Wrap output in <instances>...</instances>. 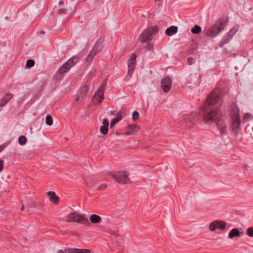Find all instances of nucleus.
<instances>
[{"instance_id":"nucleus-48","label":"nucleus","mask_w":253,"mask_h":253,"mask_svg":"<svg viewBox=\"0 0 253 253\" xmlns=\"http://www.w3.org/2000/svg\"><path fill=\"white\" fill-rule=\"evenodd\" d=\"M3 169V166H0V171H1Z\"/></svg>"},{"instance_id":"nucleus-49","label":"nucleus","mask_w":253,"mask_h":253,"mask_svg":"<svg viewBox=\"0 0 253 253\" xmlns=\"http://www.w3.org/2000/svg\"><path fill=\"white\" fill-rule=\"evenodd\" d=\"M24 205L22 204V206L21 210H22V211H23V210H24Z\"/></svg>"},{"instance_id":"nucleus-22","label":"nucleus","mask_w":253,"mask_h":253,"mask_svg":"<svg viewBox=\"0 0 253 253\" xmlns=\"http://www.w3.org/2000/svg\"><path fill=\"white\" fill-rule=\"evenodd\" d=\"M218 129L220 131L221 135H224L226 134L227 129H226V125L225 123L222 122L220 124H219L218 126Z\"/></svg>"},{"instance_id":"nucleus-50","label":"nucleus","mask_w":253,"mask_h":253,"mask_svg":"<svg viewBox=\"0 0 253 253\" xmlns=\"http://www.w3.org/2000/svg\"><path fill=\"white\" fill-rule=\"evenodd\" d=\"M41 33L42 34H43V33H44V32H43V31H41Z\"/></svg>"},{"instance_id":"nucleus-18","label":"nucleus","mask_w":253,"mask_h":253,"mask_svg":"<svg viewBox=\"0 0 253 253\" xmlns=\"http://www.w3.org/2000/svg\"><path fill=\"white\" fill-rule=\"evenodd\" d=\"M89 221L93 224L99 223L101 221V217L98 215L92 214L89 217Z\"/></svg>"},{"instance_id":"nucleus-43","label":"nucleus","mask_w":253,"mask_h":253,"mask_svg":"<svg viewBox=\"0 0 253 253\" xmlns=\"http://www.w3.org/2000/svg\"><path fill=\"white\" fill-rule=\"evenodd\" d=\"M5 147V145H4V144L0 145V152L4 149Z\"/></svg>"},{"instance_id":"nucleus-9","label":"nucleus","mask_w":253,"mask_h":253,"mask_svg":"<svg viewBox=\"0 0 253 253\" xmlns=\"http://www.w3.org/2000/svg\"><path fill=\"white\" fill-rule=\"evenodd\" d=\"M232 131L235 134L237 135L238 133L241 130V120L240 118L236 119H232Z\"/></svg>"},{"instance_id":"nucleus-46","label":"nucleus","mask_w":253,"mask_h":253,"mask_svg":"<svg viewBox=\"0 0 253 253\" xmlns=\"http://www.w3.org/2000/svg\"><path fill=\"white\" fill-rule=\"evenodd\" d=\"M190 116H189V115H187V116H186V118H185V120H187V119H188V120H189V119H190Z\"/></svg>"},{"instance_id":"nucleus-39","label":"nucleus","mask_w":253,"mask_h":253,"mask_svg":"<svg viewBox=\"0 0 253 253\" xmlns=\"http://www.w3.org/2000/svg\"><path fill=\"white\" fill-rule=\"evenodd\" d=\"M153 48V45L152 43H149L146 47L147 50H151Z\"/></svg>"},{"instance_id":"nucleus-19","label":"nucleus","mask_w":253,"mask_h":253,"mask_svg":"<svg viewBox=\"0 0 253 253\" xmlns=\"http://www.w3.org/2000/svg\"><path fill=\"white\" fill-rule=\"evenodd\" d=\"M241 233L237 228L232 229L229 233L228 237L230 239H233L234 237H240Z\"/></svg>"},{"instance_id":"nucleus-17","label":"nucleus","mask_w":253,"mask_h":253,"mask_svg":"<svg viewBox=\"0 0 253 253\" xmlns=\"http://www.w3.org/2000/svg\"><path fill=\"white\" fill-rule=\"evenodd\" d=\"M48 196L49 197V200L54 204H57L59 201V198L56 196L54 192H48L47 193Z\"/></svg>"},{"instance_id":"nucleus-10","label":"nucleus","mask_w":253,"mask_h":253,"mask_svg":"<svg viewBox=\"0 0 253 253\" xmlns=\"http://www.w3.org/2000/svg\"><path fill=\"white\" fill-rule=\"evenodd\" d=\"M93 98L97 100L99 103L102 102L104 99V90L103 86H100L98 88L97 91L93 96Z\"/></svg>"},{"instance_id":"nucleus-36","label":"nucleus","mask_w":253,"mask_h":253,"mask_svg":"<svg viewBox=\"0 0 253 253\" xmlns=\"http://www.w3.org/2000/svg\"><path fill=\"white\" fill-rule=\"evenodd\" d=\"M110 233L112 235L115 236V237L117 239L120 237V236L116 233L114 231L111 230Z\"/></svg>"},{"instance_id":"nucleus-12","label":"nucleus","mask_w":253,"mask_h":253,"mask_svg":"<svg viewBox=\"0 0 253 253\" xmlns=\"http://www.w3.org/2000/svg\"><path fill=\"white\" fill-rule=\"evenodd\" d=\"M231 117L232 119H236L240 118L238 109L237 106L235 104H232L231 106Z\"/></svg>"},{"instance_id":"nucleus-41","label":"nucleus","mask_w":253,"mask_h":253,"mask_svg":"<svg viewBox=\"0 0 253 253\" xmlns=\"http://www.w3.org/2000/svg\"><path fill=\"white\" fill-rule=\"evenodd\" d=\"M34 65V64H26L25 69H29L32 68V67H33Z\"/></svg>"},{"instance_id":"nucleus-47","label":"nucleus","mask_w":253,"mask_h":253,"mask_svg":"<svg viewBox=\"0 0 253 253\" xmlns=\"http://www.w3.org/2000/svg\"><path fill=\"white\" fill-rule=\"evenodd\" d=\"M63 3V1L62 0H61L59 2V4H62Z\"/></svg>"},{"instance_id":"nucleus-33","label":"nucleus","mask_w":253,"mask_h":253,"mask_svg":"<svg viewBox=\"0 0 253 253\" xmlns=\"http://www.w3.org/2000/svg\"><path fill=\"white\" fill-rule=\"evenodd\" d=\"M247 233L250 237H253V227H249L247 230Z\"/></svg>"},{"instance_id":"nucleus-31","label":"nucleus","mask_w":253,"mask_h":253,"mask_svg":"<svg viewBox=\"0 0 253 253\" xmlns=\"http://www.w3.org/2000/svg\"><path fill=\"white\" fill-rule=\"evenodd\" d=\"M136 58V55L135 54H133L129 58L128 60V63H134L135 62Z\"/></svg>"},{"instance_id":"nucleus-7","label":"nucleus","mask_w":253,"mask_h":253,"mask_svg":"<svg viewBox=\"0 0 253 253\" xmlns=\"http://www.w3.org/2000/svg\"><path fill=\"white\" fill-rule=\"evenodd\" d=\"M102 48V46L100 44L96 43L94 45L93 48L88 55L87 57L86 58V62H91L93 58V57L98 52H99Z\"/></svg>"},{"instance_id":"nucleus-15","label":"nucleus","mask_w":253,"mask_h":253,"mask_svg":"<svg viewBox=\"0 0 253 253\" xmlns=\"http://www.w3.org/2000/svg\"><path fill=\"white\" fill-rule=\"evenodd\" d=\"M13 95L10 93H6L0 100V106L2 107L7 103L12 97Z\"/></svg>"},{"instance_id":"nucleus-32","label":"nucleus","mask_w":253,"mask_h":253,"mask_svg":"<svg viewBox=\"0 0 253 253\" xmlns=\"http://www.w3.org/2000/svg\"><path fill=\"white\" fill-rule=\"evenodd\" d=\"M253 119V116L250 113H246L244 115V119L247 121Z\"/></svg>"},{"instance_id":"nucleus-1","label":"nucleus","mask_w":253,"mask_h":253,"mask_svg":"<svg viewBox=\"0 0 253 253\" xmlns=\"http://www.w3.org/2000/svg\"><path fill=\"white\" fill-rule=\"evenodd\" d=\"M220 99V92L217 89L214 90L207 97L204 106L202 109V114H201L204 118L205 123L209 124L212 123L216 124L221 120V114L218 109H212L210 112H207L208 108L215 105Z\"/></svg>"},{"instance_id":"nucleus-34","label":"nucleus","mask_w":253,"mask_h":253,"mask_svg":"<svg viewBox=\"0 0 253 253\" xmlns=\"http://www.w3.org/2000/svg\"><path fill=\"white\" fill-rule=\"evenodd\" d=\"M139 113L136 111H134L132 113V120L135 121H136L139 117Z\"/></svg>"},{"instance_id":"nucleus-25","label":"nucleus","mask_w":253,"mask_h":253,"mask_svg":"<svg viewBox=\"0 0 253 253\" xmlns=\"http://www.w3.org/2000/svg\"><path fill=\"white\" fill-rule=\"evenodd\" d=\"M135 64H127L128 72L127 74L130 76L132 74L134 70L135 69Z\"/></svg>"},{"instance_id":"nucleus-4","label":"nucleus","mask_w":253,"mask_h":253,"mask_svg":"<svg viewBox=\"0 0 253 253\" xmlns=\"http://www.w3.org/2000/svg\"><path fill=\"white\" fill-rule=\"evenodd\" d=\"M128 176V174L126 171L118 172L111 175V177L120 184L130 183L131 181Z\"/></svg>"},{"instance_id":"nucleus-14","label":"nucleus","mask_w":253,"mask_h":253,"mask_svg":"<svg viewBox=\"0 0 253 253\" xmlns=\"http://www.w3.org/2000/svg\"><path fill=\"white\" fill-rule=\"evenodd\" d=\"M103 125L100 127V132L103 134H106L108 131L109 122L107 119H104L102 121Z\"/></svg>"},{"instance_id":"nucleus-26","label":"nucleus","mask_w":253,"mask_h":253,"mask_svg":"<svg viewBox=\"0 0 253 253\" xmlns=\"http://www.w3.org/2000/svg\"><path fill=\"white\" fill-rule=\"evenodd\" d=\"M217 224H218V222L216 221V220L212 222L210 224V226H209L210 230L211 231H214L216 228H217Z\"/></svg>"},{"instance_id":"nucleus-38","label":"nucleus","mask_w":253,"mask_h":253,"mask_svg":"<svg viewBox=\"0 0 253 253\" xmlns=\"http://www.w3.org/2000/svg\"><path fill=\"white\" fill-rule=\"evenodd\" d=\"M107 187V185L106 184H101L100 185L98 188H97V190H104Z\"/></svg>"},{"instance_id":"nucleus-37","label":"nucleus","mask_w":253,"mask_h":253,"mask_svg":"<svg viewBox=\"0 0 253 253\" xmlns=\"http://www.w3.org/2000/svg\"><path fill=\"white\" fill-rule=\"evenodd\" d=\"M67 9L65 8H60L59 10V13L60 14H64L66 13Z\"/></svg>"},{"instance_id":"nucleus-11","label":"nucleus","mask_w":253,"mask_h":253,"mask_svg":"<svg viewBox=\"0 0 253 253\" xmlns=\"http://www.w3.org/2000/svg\"><path fill=\"white\" fill-rule=\"evenodd\" d=\"M139 127L135 125H128L126 129L125 134L126 135L132 134L138 131Z\"/></svg>"},{"instance_id":"nucleus-45","label":"nucleus","mask_w":253,"mask_h":253,"mask_svg":"<svg viewBox=\"0 0 253 253\" xmlns=\"http://www.w3.org/2000/svg\"><path fill=\"white\" fill-rule=\"evenodd\" d=\"M106 83L105 82H103L101 86H103V88H104V86L106 85Z\"/></svg>"},{"instance_id":"nucleus-29","label":"nucleus","mask_w":253,"mask_h":253,"mask_svg":"<svg viewBox=\"0 0 253 253\" xmlns=\"http://www.w3.org/2000/svg\"><path fill=\"white\" fill-rule=\"evenodd\" d=\"M27 142V138L25 136L21 135L18 138V143L20 145H23L26 144Z\"/></svg>"},{"instance_id":"nucleus-23","label":"nucleus","mask_w":253,"mask_h":253,"mask_svg":"<svg viewBox=\"0 0 253 253\" xmlns=\"http://www.w3.org/2000/svg\"><path fill=\"white\" fill-rule=\"evenodd\" d=\"M122 119L121 115H119L117 117L113 119L110 122V127H112L116 124Z\"/></svg>"},{"instance_id":"nucleus-30","label":"nucleus","mask_w":253,"mask_h":253,"mask_svg":"<svg viewBox=\"0 0 253 253\" xmlns=\"http://www.w3.org/2000/svg\"><path fill=\"white\" fill-rule=\"evenodd\" d=\"M45 123L48 126H51L52 124V118L50 116L48 115L46 116L45 118Z\"/></svg>"},{"instance_id":"nucleus-16","label":"nucleus","mask_w":253,"mask_h":253,"mask_svg":"<svg viewBox=\"0 0 253 253\" xmlns=\"http://www.w3.org/2000/svg\"><path fill=\"white\" fill-rule=\"evenodd\" d=\"M68 253H90L91 251L88 249H80L71 248L67 250Z\"/></svg>"},{"instance_id":"nucleus-28","label":"nucleus","mask_w":253,"mask_h":253,"mask_svg":"<svg viewBox=\"0 0 253 253\" xmlns=\"http://www.w3.org/2000/svg\"><path fill=\"white\" fill-rule=\"evenodd\" d=\"M191 32L195 34H199L201 32V28L199 26L196 25L191 29Z\"/></svg>"},{"instance_id":"nucleus-3","label":"nucleus","mask_w":253,"mask_h":253,"mask_svg":"<svg viewBox=\"0 0 253 253\" xmlns=\"http://www.w3.org/2000/svg\"><path fill=\"white\" fill-rule=\"evenodd\" d=\"M66 221L67 222H74L77 223L84 224L89 223V221L86 217L76 211L67 214L66 216Z\"/></svg>"},{"instance_id":"nucleus-6","label":"nucleus","mask_w":253,"mask_h":253,"mask_svg":"<svg viewBox=\"0 0 253 253\" xmlns=\"http://www.w3.org/2000/svg\"><path fill=\"white\" fill-rule=\"evenodd\" d=\"M161 87L164 91L167 93L171 87L172 81L170 77H166L161 81Z\"/></svg>"},{"instance_id":"nucleus-20","label":"nucleus","mask_w":253,"mask_h":253,"mask_svg":"<svg viewBox=\"0 0 253 253\" xmlns=\"http://www.w3.org/2000/svg\"><path fill=\"white\" fill-rule=\"evenodd\" d=\"M70 64H62L61 67L58 70L57 73L60 74H64L68 72L71 68Z\"/></svg>"},{"instance_id":"nucleus-8","label":"nucleus","mask_w":253,"mask_h":253,"mask_svg":"<svg viewBox=\"0 0 253 253\" xmlns=\"http://www.w3.org/2000/svg\"><path fill=\"white\" fill-rule=\"evenodd\" d=\"M89 89V87L87 85H84L79 89V92L75 97V101H82L83 100L84 94Z\"/></svg>"},{"instance_id":"nucleus-44","label":"nucleus","mask_w":253,"mask_h":253,"mask_svg":"<svg viewBox=\"0 0 253 253\" xmlns=\"http://www.w3.org/2000/svg\"><path fill=\"white\" fill-rule=\"evenodd\" d=\"M3 162H4L3 160H0V166H3L2 165H3Z\"/></svg>"},{"instance_id":"nucleus-5","label":"nucleus","mask_w":253,"mask_h":253,"mask_svg":"<svg viewBox=\"0 0 253 253\" xmlns=\"http://www.w3.org/2000/svg\"><path fill=\"white\" fill-rule=\"evenodd\" d=\"M157 28L155 26L151 27L148 30L144 31L140 37L142 42H147L152 40L153 36L157 32Z\"/></svg>"},{"instance_id":"nucleus-24","label":"nucleus","mask_w":253,"mask_h":253,"mask_svg":"<svg viewBox=\"0 0 253 253\" xmlns=\"http://www.w3.org/2000/svg\"><path fill=\"white\" fill-rule=\"evenodd\" d=\"M218 222V224L217 225V228H219L220 230H224L226 227V223L225 222L221 221V220H216Z\"/></svg>"},{"instance_id":"nucleus-27","label":"nucleus","mask_w":253,"mask_h":253,"mask_svg":"<svg viewBox=\"0 0 253 253\" xmlns=\"http://www.w3.org/2000/svg\"><path fill=\"white\" fill-rule=\"evenodd\" d=\"M80 61L79 58L77 56H75L70 58L65 63H77Z\"/></svg>"},{"instance_id":"nucleus-13","label":"nucleus","mask_w":253,"mask_h":253,"mask_svg":"<svg viewBox=\"0 0 253 253\" xmlns=\"http://www.w3.org/2000/svg\"><path fill=\"white\" fill-rule=\"evenodd\" d=\"M239 30L238 27H235L232 28L230 31L228 32V37L229 38L225 40L222 42V44H225L229 42V41L232 38V37L236 34L237 31Z\"/></svg>"},{"instance_id":"nucleus-21","label":"nucleus","mask_w":253,"mask_h":253,"mask_svg":"<svg viewBox=\"0 0 253 253\" xmlns=\"http://www.w3.org/2000/svg\"><path fill=\"white\" fill-rule=\"evenodd\" d=\"M177 32V27L176 26H172L168 28L166 31V34L168 36H172Z\"/></svg>"},{"instance_id":"nucleus-35","label":"nucleus","mask_w":253,"mask_h":253,"mask_svg":"<svg viewBox=\"0 0 253 253\" xmlns=\"http://www.w3.org/2000/svg\"><path fill=\"white\" fill-rule=\"evenodd\" d=\"M92 181H93L92 179H90L89 180H85V182H86V185L88 187H91V186H93L94 182H93Z\"/></svg>"},{"instance_id":"nucleus-40","label":"nucleus","mask_w":253,"mask_h":253,"mask_svg":"<svg viewBox=\"0 0 253 253\" xmlns=\"http://www.w3.org/2000/svg\"><path fill=\"white\" fill-rule=\"evenodd\" d=\"M68 249H71V248H67V249H65L64 250H59L57 252V253H68L67 250Z\"/></svg>"},{"instance_id":"nucleus-2","label":"nucleus","mask_w":253,"mask_h":253,"mask_svg":"<svg viewBox=\"0 0 253 253\" xmlns=\"http://www.w3.org/2000/svg\"><path fill=\"white\" fill-rule=\"evenodd\" d=\"M227 25V20L225 19H220L216 21L215 23L207 32L208 37H215L219 33L221 32Z\"/></svg>"},{"instance_id":"nucleus-42","label":"nucleus","mask_w":253,"mask_h":253,"mask_svg":"<svg viewBox=\"0 0 253 253\" xmlns=\"http://www.w3.org/2000/svg\"><path fill=\"white\" fill-rule=\"evenodd\" d=\"M35 61L32 59H28L26 63H35Z\"/></svg>"}]
</instances>
